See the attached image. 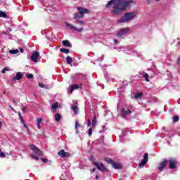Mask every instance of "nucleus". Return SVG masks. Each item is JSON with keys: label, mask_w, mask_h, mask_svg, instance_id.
<instances>
[{"label": "nucleus", "mask_w": 180, "mask_h": 180, "mask_svg": "<svg viewBox=\"0 0 180 180\" xmlns=\"http://www.w3.org/2000/svg\"><path fill=\"white\" fill-rule=\"evenodd\" d=\"M131 0H111L106 4V8H109L113 4L114 9L112 11V15H119L122 11H126L130 8Z\"/></svg>", "instance_id": "nucleus-1"}, {"label": "nucleus", "mask_w": 180, "mask_h": 180, "mask_svg": "<svg viewBox=\"0 0 180 180\" xmlns=\"http://www.w3.org/2000/svg\"><path fill=\"white\" fill-rule=\"evenodd\" d=\"M77 11L78 12L75 13L73 19H75V23L77 25H79L80 26H85V22L78 19H82V18H84V13H89V11L82 7H77Z\"/></svg>", "instance_id": "nucleus-2"}, {"label": "nucleus", "mask_w": 180, "mask_h": 180, "mask_svg": "<svg viewBox=\"0 0 180 180\" xmlns=\"http://www.w3.org/2000/svg\"><path fill=\"white\" fill-rule=\"evenodd\" d=\"M137 15H139V12L136 11L126 13L124 16L117 20V23H129V22H131V20L136 19Z\"/></svg>", "instance_id": "nucleus-3"}, {"label": "nucleus", "mask_w": 180, "mask_h": 180, "mask_svg": "<svg viewBox=\"0 0 180 180\" xmlns=\"http://www.w3.org/2000/svg\"><path fill=\"white\" fill-rule=\"evenodd\" d=\"M30 148L33 152L30 154L31 158H32V160H35L36 161H39V157L42 155L41 150L34 145H30Z\"/></svg>", "instance_id": "nucleus-4"}, {"label": "nucleus", "mask_w": 180, "mask_h": 180, "mask_svg": "<svg viewBox=\"0 0 180 180\" xmlns=\"http://www.w3.org/2000/svg\"><path fill=\"white\" fill-rule=\"evenodd\" d=\"M93 164L95 165V167H96L98 171H101L102 172H104V171H108V169L105 167V165H103V163H98V162H94Z\"/></svg>", "instance_id": "nucleus-5"}, {"label": "nucleus", "mask_w": 180, "mask_h": 180, "mask_svg": "<svg viewBox=\"0 0 180 180\" xmlns=\"http://www.w3.org/2000/svg\"><path fill=\"white\" fill-rule=\"evenodd\" d=\"M148 161V153H145L143 155V160L139 163V168H141L143 167H144V165H146V164H147Z\"/></svg>", "instance_id": "nucleus-6"}, {"label": "nucleus", "mask_w": 180, "mask_h": 180, "mask_svg": "<svg viewBox=\"0 0 180 180\" xmlns=\"http://www.w3.org/2000/svg\"><path fill=\"white\" fill-rule=\"evenodd\" d=\"M66 26L67 27H69L70 30H75V32H81L84 31V27L77 28V27H75L74 25L69 23H66Z\"/></svg>", "instance_id": "nucleus-7"}, {"label": "nucleus", "mask_w": 180, "mask_h": 180, "mask_svg": "<svg viewBox=\"0 0 180 180\" xmlns=\"http://www.w3.org/2000/svg\"><path fill=\"white\" fill-rule=\"evenodd\" d=\"M58 154L60 157H62V158H67L71 157V154L68 152H65L64 149H62L60 151H59Z\"/></svg>", "instance_id": "nucleus-8"}, {"label": "nucleus", "mask_w": 180, "mask_h": 180, "mask_svg": "<svg viewBox=\"0 0 180 180\" xmlns=\"http://www.w3.org/2000/svg\"><path fill=\"white\" fill-rule=\"evenodd\" d=\"M167 162H169V167L171 169H174V168H176V160H175V159H170L167 160Z\"/></svg>", "instance_id": "nucleus-9"}, {"label": "nucleus", "mask_w": 180, "mask_h": 180, "mask_svg": "<svg viewBox=\"0 0 180 180\" xmlns=\"http://www.w3.org/2000/svg\"><path fill=\"white\" fill-rule=\"evenodd\" d=\"M167 165H168V160H164L159 164L158 167V169H159L160 171H162L165 168V167H167Z\"/></svg>", "instance_id": "nucleus-10"}, {"label": "nucleus", "mask_w": 180, "mask_h": 180, "mask_svg": "<svg viewBox=\"0 0 180 180\" xmlns=\"http://www.w3.org/2000/svg\"><path fill=\"white\" fill-rule=\"evenodd\" d=\"M130 31V29L129 28H124L117 33V37H122V36H124V34H127Z\"/></svg>", "instance_id": "nucleus-11"}, {"label": "nucleus", "mask_w": 180, "mask_h": 180, "mask_svg": "<svg viewBox=\"0 0 180 180\" xmlns=\"http://www.w3.org/2000/svg\"><path fill=\"white\" fill-rule=\"evenodd\" d=\"M131 113V110H130L129 109L128 110H126L125 108L121 109V115L124 118L127 117V116H129V115H130Z\"/></svg>", "instance_id": "nucleus-12"}, {"label": "nucleus", "mask_w": 180, "mask_h": 180, "mask_svg": "<svg viewBox=\"0 0 180 180\" xmlns=\"http://www.w3.org/2000/svg\"><path fill=\"white\" fill-rule=\"evenodd\" d=\"M40 54L37 51H34L31 56V60L34 63H37V59L39 58Z\"/></svg>", "instance_id": "nucleus-13"}, {"label": "nucleus", "mask_w": 180, "mask_h": 180, "mask_svg": "<svg viewBox=\"0 0 180 180\" xmlns=\"http://www.w3.org/2000/svg\"><path fill=\"white\" fill-rule=\"evenodd\" d=\"M22 77H23L22 72H17L15 77H13V81H20V79H22Z\"/></svg>", "instance_id": "nucleus-14"}, {"label": "nucleus", "mask_w": 180, "mask_h": 180, "mask_svg": "<svg viewBox=\"0 0 180 180\" xmlns=\"http://www.w3.org/2000/svg\"><path fill=\"white\" fill-rule=\"evenodd\" d=\"M79 88H81V86H79L78 84H72L70 86V94H72L73 91L79 89Z\"/></svg>", "instance_id": "nucleus-15"}, {"label": "nucleus", "mask_w": 180, "mask_h": 180, "mask_svg": "<svg viewBox=\"0 0 180 180\" xmlns=\"http://www.w3.org/2000/svg\"><path fill=\"white\" fill-rule=\"evenodd\" d=\"M71 109L73 110L75 115H78V103L76 102V105H72Z\"/></svg>", "instance_id": "nucleus-16"}, {"label": "nucleus", "mask_w": 180, "mask_h": 180, "mask_svg": "<svg viewBox=\"0 0 180 180\" xmlns=\"http://www.w3.org/2000/svg\"><path fill=\"white\" fill-rule=\"evenodd\" d=\"M62 44L63 46H65V47H72V45L71 44V43H70V41L68 40H64L62 41Z\"/></svg>", "instance_id": "nucleus-17"}, {"label": "nucleus", "mask_w": 180, "mask_h": 180, "mask_svg": "<svg viewBox=\"0 0 180 180\" xmlns=\"http://www.w3.org/2000/svg\"><path fill=\"white\" fill-rule=\"evenodd\" d=\"M143 97V93H140V92H138V93H135L134 94V99H140V98H142Z\"/></svg>", "instance_id": "nucleus-18"}, {"label": "nucleus", "mask_w": 180, "mask_h": 180, "mask_svg": "<svg viewBox=\"0 0 180 180\" xmlns=\"http://www.w3.org/2000/svg\"><path fill=\"white\" fill-rule=\"evenodd\" d=\"M112 165L113 168H115V169H120V168H122V166L119 163H116L113 162Z\"/></svg>", "instance_id": "nucleus-19"}, {"label": "nucleus", "mask_w": 180, "mask_h": 180, "mask_svg": "<svg viewBox=\"0 0 180 180\" xmlns=\"http://www.w3.org/2000/svg\"><path fill=\"white\" fill-rule=\"evenodd\" d=\"M91 124L94 128L96 127V116H94L93 117V120L91 121Z\"/></svg>", "instance_id": "nucleus-20"}, {"label": "nucleus", "mask_w": 180, "mask_h": 180, "mask_svg": "<svg viewBox=\"0 0 180 180\" xmlns=\"http://www.w3.org/2000/svg\"><path fill=\"white\" fill-rule=\"evenodd\" d=\"M61 53H64L65 54H68L70 53V49L62 48L60 49Z\"/></svg>", "instance_id": "nucleus-21"}, {"label": "nucleus", "mask_w": 180, "mask_h": 180, "mask_svg": "<svg viewBox=\"0 0 180 180\" xmlns=\"http://www.w3.org/2000/svg\"><path fill=\"white\" fill-rule=\"evenodd\" d=\"M55 120H56L57 122H60V120H61V115H60V114H56V115H55Z\"/></svg>", "instance_id": "nucleus-22"}, {"label": "nucleus", "mask_w": 180, "mask_h": 180, "mask_svg": "<svg viewBox=\"0 0 180 180\" xmlns=\"http://www.w3.org/2000/svg\"><path fill=\"white\" fill-rule=\"evenodd\" d=\"M66 63H67V64H71V63H72V58L68 56L66 58Z\"/></svg>", "instance_id": "nucleus-23"}, {"label": "nucleus", "mask_w": 180, "mask_h": 180, "mask_svg": "<svg viewBox=\"0 0 180 180\" xmlns=\"http://www.w3.org/2000/svg\"><path fill=\"white\" fill-rule=\"evenodd\" d=\"M78 127H81V124H79V123H78V121H76L75 122V129L77 130L76 131V133H79V131H78Z\"/></svg>", "instance_id": "nucleus-24"}, {"label": "nucleus", "mask_w": 180, "mask_h": 180, "mask_svg": "<svg viewBox=\"0 0 180 180\" xmlns=\"http://www.w3.org/2000/svg\"><path fill=\"white\" fill-rule=\"evenodd\" d=\"M143 77L145 79V81H146L147 82H150V80L148 79V74L143 72Z\"/></svg>", "instance_id": "nucleus-25"}, {"label": "nucleus", "mask_w": 180, "mask_h": 180, "mask_svg": "<svg viewBox=\"0 0 180 180\" xmlns=\"http://www.w3.org/2000/svg\"><path fill=\"white\" fill-rule=\"evenodd\" d=\"M9 53L10 54H18V53H19V50L18 49L10 50Z\"/></svg>", "instance_id": "nucleus-26"}, {"label": "nucleus", "mask_w": 180, "mask_h": 180, "mask_svg": "<svg viewBox=\"0 0 180 180\" xmlns=\"http://www.w3.org/2000/svg\"><path fill=\"white\" fill-rule=\"evenodd\" d=\"M105 161L106 162H108V164H112V165L113 164V160H112V159L109 158H106Z\"/></svg>", "instance_id": "nucleus-27"}, {"label": "nucleus", "mask_w": 180, "mask_h": 180, "mask_svg": "<svg viewBox=\"0 0 180 180\" xmlns=\"http://www.w3.org/2000/svg\"><path fill=\"white\" fill-rule=\"evenodd\" d=\"M0 18H6V13L4 11H0Z\"/></svg>", "instance_id": "nucleus-28"}, {"label": "nucleus", "mask_w": 180, "mask_h": 180, "mask_svg": "<svg viewBox=\"0 0 180 180\" xmlns=\"http://www.w3.org/2000/svg\"><path fill=\"white\" fill-rule=\"evenodd\" d=\"M11 69H9V67H6L4 68L2 70L1 72L2 74H5V72H6V71H10Z\"/></svg>", "instance_id": "nucleus-29"}, {"label": "nucleus", "mask_w": 180, "mask_h": 180, "mask_svg": "<svg viewBox=\"0 0 180 180\" xmlns=\"http://www.w3.org/2000/svg\"><path fill=\"white\" fill-rule=\"evenodd\" d=\"M179 117L178 115L174 116V117H173V122H179Z\"/></svg>", "instance_id": "nucleus-30"}, {"label": "nucleus", "mask_w": 180, "mask_h": 180, "mask_svg": "<svg viewBox=\"0 0 180 180\" xmlns=\"http://www.w3.org/2000/svg\"><path fill=\"white\" fill-rule=\"evenodd\" d=\"M57 108H58V103H55L52 104V109L56 110V109H57Z\"/></svg>", "instance_id": "nucleus-31"}, {"label": "nucleus", "mask_w": 180, "mask_h": 180, "mask_svg": "<svg viewBox=\"0 0 180 180\" xmlns=\"http://www.w3.org/2000/svg\"><path fill=\"white\" fill-rule=\"evenodd\" d=\"M18 116H19L21 122H22V123H25V121L23 120V117H22V113H20V112H18Z\"/></svg>", "instance_id": "nucleus-32"}, {"label": "nucleus", "mask_w": 180, "mask_h": 180, "mask_svg": "<svg viewBox=\"0 0 180 180\" xmlns=\"http://www.w3.org/2000/svg\"><path fill=\"white\" fill-rule=\"evenodd\" d=\"M41 122H43V118L40 117V118H38L37 120V124H40V123H41Z\"/></svg>", "instance_id": "nucleus-33"}, {"label": "nucleus", "mask_w": 180, "mask_h": 180, "mask_svg": "<svg viewBox=\"0 0 180 180\" xmlns=\"http://www.w3.org/2000/svg\"><path fill=\"white\" fill-rule=\"evenodd\" d=\"M27 78L28 79H32V78H33V74H28V75H27Z\"/></svg>", "instance_id": "nucleus-34"}, {"label": "nucleus", "mask_w": 180, "mask_h": 180, "mask_svg": "<svg viewBox=\"0 0 180 180\" xmlns=\"http://www.w3.org/2000/svg\"><path fill=\"white\" fill-rule=\"evenodd\" d=\"M0 157H1V158H5V153H3L2 150H1V152H0Z\"/></svg>", "instance_id": "nucleus-35"}, {"label": "nucleus", "mask_w": 180, "mask_h": 180, "mask_svg": "<svg viewBox=\"0 0 180 180\" xmlns=\"http://www.w3.org/2000/svg\"><path fill=\"white\" fill-rule=\"evenodd\" d=\"M41 161L45 162V163H47L49 162V160L46 159V158H41Z\"/></svg>", "instance_id": "nucleus-36"}, {"label": "nucleus", "mask_w": 180, "mask_h": 180, "mask_svg": "<svg viewBox=\"0 0 180 180\" xmlns=\"http://www.w3.org/2000/svg\"><path fill=\"white\" fill-rule=\"evenodd\" d=\"M88 134L89 136H92V128L89 129Z\"/></svg>", "instance_id": "nucleus-37"}, {"label": "nucleus", "mask_w": 180, "mask_h": 180, "mask_svg": "<svg viewBox=\"0 0 180 180\" xmlns=\"http://www.w3.org/2000/svg\"><path fill=\"white\" fill-rule=\"evenodd\" d=\"M39 86H40V88H44V86H46V85L43 83H39Z\"/></svg>", "instance_id": "nucleus-38"}, {"label": "nucleus", "mask_w": 180, "mask_h": 180, "mask_svg": "<svg viewBox=\"0 0 180 180\" xmlns=\"http://www.w3.org/2000/svg\"><path fill=\"white\" fill-rule=\"evenodd\" d=\"M91 126V120H87V127H89Z\"/></svg>", "instance_id": "nucleus-39"}, {"label": "nucleus", "mask_w": 180, "mask_h": 180, "mask_svg": "<svg viewBox=\"0 0 180 180\" xmlns=\"http://www.w3.org/2000/svg\"><path fill=\"white\" fill-rule=\"evenodd\" d=\"M177 64H180V58H177Z\"/></svg>", "instance_id": "nucleus-40"}, {"label": "nucleus", "mask_w": 180, "mask_h": 180, "mask_svg": "<svg viewBox=\"0 0 180 180\" xmlns=\"http://www.w3.org/2000/svg\"><path fill=\"white\" fill-rule=\"evenodd\" d=\"M10 108H11V110H13V112H15V109H13V107L12 105H10Z\"/></svg>", "instance_id": "nucleus-41"}, {"label": "nucleus", "mask_w": 180, "mask_h": 180, "mask_svg": "<svg viewBox=\"0 0 180 180\" xmlns=\"http://www.w3.org/2000/svg\"><path fill=\"white\" fill-rule=\"evenodd\" d=\"M38 129H41V127L40 126V124H37Z\"/></svg>", "instance_id": "nucleus-42"}, {"label": "nucleus", "mask_w": 180, "mask_h": 180, "mask_svg": "<svg viewBox=\"0 0 180 180\" xmlns=\"http://www.w3.org/2000/svg\"><path fill=\"white\" fill-rule=\"evenodd\" d=\"M20 53H23V51H24L23 49L20 48Z\"/></svg>", "instance_id": "nucleus-43"}, {"label": "nucleus", "mask_w": 180, "mask_h": 180, "mask_svg": "<svg viewBox=\"0 0 180 180\" xmlns=\"http://www.w3.org/2000/svg\"><path fill=\"white\" fill-rule=\"evenodd\" d=\"M27 108L26 107H23L22 108V112H25V110H26Z\"/></svg>", "instance_id": "nucleus-44"}, {"label": "nucleus", "mask_w": 180, "mask_h": 180, "mask_svg": "<svg viewBox=\"0 0 180 180\" xmlns=\"http://www.w3.org/2000/svg\"><path fill=\"white\" fill-rule=\"evenodd\" d=\"M115 43H117V39H114Z\"/></svg>", "instance_id": "nucleus-45"}, {"label": "nucleus", "mask_w": 180, "mask_h": 180, "mask_svg": "<svg viewBox=\"0 0 180 180\" xmlns=\"http://www.w3.org/2000/svg\"><path fill=\"white\" fill-rule=\"evenodd\" d=\"M2 127V122L0 121V127Z\"/></svg>", "instance_id": "nucleus-46"}, {"label": "nucleus", "mask_w": 180, "mask_h": 180, "mask_svg": "<svg viewBox=\"0 0 180 180\" xmlns=\"http://www.w3.org/2000/svg\"><path fill=\"white\" fill-rule=\"evenodd\" d=\"M95 168H94L93 169H92V172H95Z\"/></svg>", "instance_id": "nucleus-47"}, {"label": "nucleus", "mask_w": 180, "mask_h": 180, "mask_svg": "<svg viewBox=\"0 0 180 180\" xmlns=\"http://www.w3.org/2000/svg\"><path fill=\"white\" fill-rule=\"evenodd\" d=\"M98 175H97V176H96V179H98Z\"/></svg>", "instance_id": "nucleus-48"}, {"label": "nucleus", "mask_w": 180, "mask_h": 180, "mask_svg": "<svg viewBox=\"0 0 180 180\" xmlns=\"http://www.w3.org/2000/svg\"><path fill=\"white\" fill-rule=\"evenodd\" d=\"M156 1V2H158V1H160V0H155Z\"/></svg>", "instance_id": "nucleus-49"}, {"label": "nucleus", "mask_w": 180, "mask_h": 180, "mask_svg": "<svg viewBox=\"0 0 180 180\" xmlns=\"http://www.w3.org/2000/svg\"><path fill=\"white\" fill-rule=\"evenodd\" d=\"M25 127L27 128V127L26 125H25Z\"/></svg>", "instance_id": "nucleus-50"}, {"label": "nucleus", "mask_w": 180, "mask_h": 180, "mask_svg": "<svg viewBox=\"0 0 180 180\" xmlns=\"http://www.w3.org/2000/svg\"><path fill=\"white\" fill-rule=\"evenodd\" d=\"M1 149H0V153H1Z\"/></svg>", "instance_id": "nucleus-51"}]
</instances>
